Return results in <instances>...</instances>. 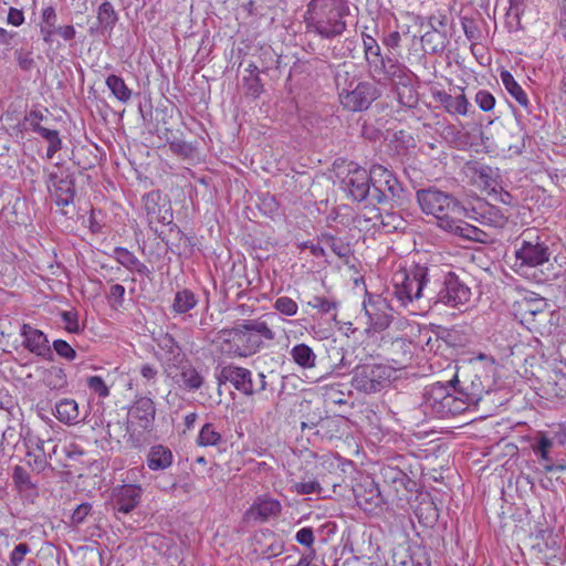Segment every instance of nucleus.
Returning a JSON list of instances; mask_svg holds the SVG:
<instances>
[{
  "instance_id": "cd10ccee",
  "label": "nucleus",
  "mask_w": 566,
  "mask_h": 566,
  "mask_svg": "<svg viewBox=\"0 0 566 566\" xmlns=\"http://www.w3.org/2000/svg\"><path fill=\"white\" fill-rule=\"evenodd\" d=\"M178 370L176 381L180 387L197 391L203 386L205 376L189 360H181Z\"/></svg>"
},
{
  "instance_id": "4c0bfd02",
  "label": "nucleus",
  "mask_w": 566,
  "mask_h": 566,
  "mask_svg": "<svg viewBox=\"0 0 566 566\" xmlns=\"http://www.w3.org/2000/svg\"><path fill=\"white\" fill-rule=\"evenodd\" d=\"M42 380L46 387L53 390H61L67 386V377L61 366H51L44 369Z\"/></svg>"
},
{
  "instance_id": "e2e57ef3",
  "label": "nucleus",
  "mask_w": 566,
  "mask_h": 566,
  "mask_svg": "<svg viewBox=\"0 0 566 566\" xmlns=\"http://www.w3.org/2000/svg\"><path fill=\"white\" fill-rule=\"evenodd\" d=\"M91 511H92V504H90V503H82V504L77 505V507L74 510V512L71 516L72 524L80 525V524L84 523L86 517L90 515Z\"/></svg>"
},
{
  "instance_id": "e433bc0d",
  "label": "nucleus",
  "mask_w": 566,
  "mask_h": 566,
  "mask_svg": "<svg viewBox=\"0 0 566 566\" xmlns=\"http://www.w3.org/2000/svg\"><path fill=\"white\" fill-rule=\"evenodd\" d=\"M105 84L112 95L120 103L127 104L130 101L133 94L132 90L120 76L111 74L106 77Z\"/></svg>"
},
{
  "instance_id": "37998d69",
  "label": "nucleus",
  "mask_w": 566,
  "mask_h": 566,
  "mask_svg": "<svg viewBox=\"0 0 566 566\" xmlns=\"http://www.w3.org/2000/svg\"><path fill=\"white\" fill-rule=\"evenodd\" d=\"M554 447L553 441L549 439V433L537 432L533 439L532 449L534 453L545 462H551V450Z\"/></svg>"
},
{
  "instance_id": "39448f33",
  "label": "nucleus",
  "mask_w": 566,
  "mask_h": 566,
  "mask_svg": "<svg viewBox=\"0 0 566 566\" xmlns=\"http://www.w3.org/2000/svg\"><path fill=\"white\" fill-rule=\"evenodd\" d=\"M416 198L421 211L433 216L438 227L442 230H444V221L449 222L463 216L462 205L451 195L437 188L420 189L417 191Z\"/></svg>"
},
{
  "instance_id": "4468645a",
  "label": "nucleus",
  "mask_w": 566,
  "mask_h": 566,
  "mask_svg": "<svg viewBox=\"0 0 566 566\" xmlns=\"http://www.w3.org/2000/svg\"><path fill=\"white\" fill-rule=\"evenodd\" d=\"M455 385L461 397L467 402V406L476 405L488 392V385L483 380L482 376L475 371L469 374H455L451 379V385Z\"/></svg>"
},
{
  "instance_id": "de8ad7c7",
  "label": "nucleus",
  "mask_w": 566,
  "mask_h": 566,
  "mask_svg": "<svg viewBox=\"0 0 566 566\" xmlns=\"http://www.w3.org/2000/svg\"><path fill=\"white\" fill-rule=\"evenodd\" d=\"M426 20L430 31L448 33L446 28L448 25L449 19L446 11L437 10L436 12L430 14Z\"/></svg>"
},
{
  "instance_id": "49530a36",
  "label": "nucleus",
  "mask_w": 566,
  "mask_h": 566,
  "mask_svg": "<svg viewBox=\"0 0 566 566\" xmlns=\"http://www.w3.org/2000/svg\"><path fill=\"white\" fill-rule=\"evenodd\" d=\"M222 441V436L216 430L212 423H206L199 431L197 444L201 447H214Z\"/></svg>"
},
{
  "instance_id": "338daca9",
  "label": "nucleus",
  "mask_w": 566,
  "mask_h": 566,
  "mask_svg": "<svg viewBox=\"0 0 566 566\" xmlns=\"http://www.w3.org/2000/svg\"><path fill=\"white\" fill-rule=\"evenodd\" d=\"M125 287L122 284H113L107 295L109 301H114L116 306H120L124 302Z\"/></svg>"
},
{
  "instance_id": "680f3d73",
  "label": "nucleus",
  "mask_w": 566,
  "mask_h": 566,
  "mask_svg": "<svg viewBox=\"0 0 566 566\" xmlns=\"http://www.w3.org/2000/svg\"><path fill=\"white\" fill-rule=\"evenodd\" d=\"M62 321L65 323V329L69 333H80L78 315L75 311H64L61 313Z\"/></svg>"
},
{
  "instance_id": "5701e85b",
  "label": "nucleus",
  "mask_w": 566,
  "mask_h": 566,
  "mask_svg": "<svg viewBox=\"0 0 566 566\" xmlns=\"http://www.w3.org/2000/svg\"><path fill=\"white\" fill-rule=\"evenodd\" d=\"M344 182L349 195L356 201H363L369 195L371 186L370 174L364 168L357 167L350 170Z\"/></svg>"
},
{
  "instance_id": "79ce46f5",
  "label": "nucleus",
  "mask_w": 566,
  "mask_h": 566,
  "mask_svg": "<svg viewBox=\"0 0 566 566\" xmlns=\"http://www.w3.org/2000/svg\"><path fill=\"white\" fill-rule=\"evenodd\" d=\"M412 77L396 84L397 99L400 105L412 108L418 103V94L411 84Z\"/></svg>"
},
{
  "instance_id": "473e14b6",
  "label": "nucleus",
  "mask_w": 566,
  "mask_h": 566,
  "mask_svg": "<svg viewBox=\"0 0 566 566\" xmlns=\"http://www.w3.org/2000/svg\"><path fill=\"white\" fill-rule=\"evenodd\" d=\"M503 86L507 93L526 111L530 112V101L522 86L515 81L514 76L506 70L500 73Z\"/></svg>"
},
{
  "instance_id": "20e7f679",
  "label": "nucleus",
  "mask_w": 566,
  "mask_h": 566,
  "mask_svg": "<svg viewBox=\"0 0 566 566\" xmlns=\"http://www.w3.org/2000/svg\"><path fill=\"white\" fill-rule=\"evenodd\" d=\"M431 282V264H417L410 272L398 271L392 276V295L402 306H407L421 297L429 300Z\"/></svg>"
},
{
  "instance_id": "f3484780",
  "label": "nucleus",
  "mask_w": 566,
  "mask_h": 566,
  "mask_svg": "<svg viewBox=\"0 0 566 566\" xmlns=\"http://www.w3.org/2000/svg\"><path fill=\"white\" fill-rule=\"evenodd\" d=\"M515 256L521 261V266L535 268L549 261L551 251L545 242L523 240L521 247L516 249Z\"/></svg>"
},
{
  "instance_id": "0eeeda50",
  "label": "nucleus",
  "mask_w": 566,
  "mask_h": 566,
  "mask_svg": "<svg viewBox=\"0 0 566 566\" xmlns=\"http://www.w3.org/2000/svg\"><path fill=\"white\" fill-rule=\"evenodd\" d=\"M217 381L219 385L230 382L235 390L248 397L260 395L269 387L264 373H259L256 379H253L250 369L234 364L223 366L217 375Z\"/></svg>"
},
{
  "instance_id": "8fccbe9b",
  "label": "nucleus",
  "mask_w": 566,
  "mask_h": 566,
  "mask_svg": "<svg viewBox=\"0 0 566 566\" xmlns=\"http://www.w3.org/2000/svg\"><path fill=\"white\" fill-rule=\"evenodd\" d=\"M31 553V547L28 543H19L9 554V562L7 566H21L25 560L28 554Z\"/></svg>"
},
{
  "instance_id": "a18cd8bd",
  "label": "nucleus",
  "mask_w": 566,
  "mask_h": 566,
  "mask_svg": "<svg viewBox=\"0 0 566 566\" xmlns=\"http://www.w3.org/2000/svg\"><path fill=\"white\" fill-rule=\"evenodd\" d=\"M363 42H364L365 57H366V61L371 70L384 59V56L380 53L379 44L373 36L363 33Z\"/></svg>"
},
{
  "instance_id": "9b49d317",
  "label": "nucleus",
  "mask_w": 566,
  "mask_h": 566,
  "mask_svg": "<svg viewBox=\"0 0 566 566\" xmlns=\"http://www.w3.org/2000/svg\"><path fill=\"white\" fill-rule=\"evenodd\" d=\"M144 208L146 211L148 224L157 232L154 224L160 223L164 226L172 224V210L170 201L161 196L159 191L153 190L143 197Z\"/></svg>"
},
{
  "instance_id": "09e8293b",
  "label": "nucleus",
  "mask_w": 566,
  "mask_h": 566,
  "mask_svg": "<svg viewBox=\"0 0 566 566\" xmlns=\"http://www.w3.org/2000/svg\"><path fill=\"white\" fill-rule=\"evenodd\" d=\"M168 144H169V149L175 155H177L181 158L190 159V158H193V156L196 154V147L192 144L187 143L185 140L174 139V140L169 142Z\"/></svg>"
},
{
  "instance_id": "4d7b16f0",
  "label": "nucleus",
  "mask_w": 566,
  "mask_h": 566,
  "mask_svg": "<svg viewBox=\"0 0 566 566\" xmlns=\"http://www.w3.org/2000/svg\"><path fill=\"white\" fill-rule=\"evenodd\" d=\"M474 101L483 112H490L495 106V97L486 90L478 91Z\"/></svg>"
},
{
  "instance_id": "052dcab7",
  "label": "nucleus",
  "mask_w": 566,
  "mask_h": 566,
  "mask_svg": "<svg viewBox=\"0 0 566 566\" xmlns=\"http://www.w3.org/2000/svg\"><path fill=\"white\" fill-rule=\"evenodd\" d=\"M461 25L468 40L473 41L480 39L481 30L473 19L462 17Z\"/></svg>"
},
{
  "instance_id": "ea45409f",
  "label": "nucleus",
  "mask_w": 566,
  "mask_h": 566,
  "mask_svg": "<svg viewBox=\"0 0 566 566\" xmlns=\"http://www.w3.org/2000/svg\"><path fill=\"white\" fill-rule=\"evenodd\" d=\"M290 355L293 361L304 369L313 368L315 366L316 355L306 344L295 345L291 349Z\"/></svg>"
},
{
  "instance_id": "b1692460",
  "label": "nucleus",
  "mask_w": 566,
  "mask_h": 566,
  "mask_svg": "<svg viewBox=\"0 0 566 566\" xmlns=\"http://www.w3.org/2000/svg\"><path fill=\"white\" fill-rule=\"evenodd\" d=\"M20 335L23 338V346L31 353L46 357L50 356L51 348L46 335L29 324H23L20 329Z\"/></svg>"
},
{
  "instance_id": "7c9ffc66",
  "label": "nucleus",
  "mask_w": 566,
  "mask_h": 566,
  "mask_svg": "<svg viewBox=\"0 0 566 566\" xmlns=\"http://www.w3.org/2000/svg\"><path fill=\"white\" fill-rule=\"evenodd\" d=\"M174 454L171 450L163 444L153 446L146 457L147 468L151 471H164L171 467Z\"/></svg>"
},
{
  "instance_id": "69168bd1",
  "label": "nucleus",
  "mask_w": 566,
  "mask_h": 566,
  "mask_svg": "<svg viewBox=\"0 0 566 566\" xmlns=\"http://www.w3.org/2000/svg\"><path fill=\"white\" fill-rule=\"evenodd\" d=\"M295 538L298 544L311 547L314 543L313 530L311 527H303L296 533Z\"/></svg>"
},
{
  "instance_id": "423d86ee",
  "label": "nucleus",
  "mask_w": 566,
  "mask_h": 566,
  "mask_svg": "<svg viewBox=\"0 0 566 566\" xmlns=\"http://www.w3.org/2000/svg\"><path fill=\"white\" fill-rule=\"evenodd\" d=\"M352 386L357 391L371 395L379 392L390 385L394 369L385 364L364 363L353 371Z\"/></svg>"
},
{
  "instance_id": "5fc2aeb1",
  "label": "nucleus",
  "mask_w": 566,
  "mask_h": 566,
  "mask_svg": "<svg viewBox=\"0 0 566 566\" xmlns=\"http://www.w3.org/2000/svg\"><path fill=\"white\" fill-rule=\"evenodd\" d=\"M292 490L297 494H321L323 489L318 481L311 480L306 482H296L293 484Z\"/></svg>"
},
{
  "instance_id": "4be33fe9",
  "label": "nucleus",
  "mask_w": 566,
  "mask_h": 566,
  "mask_svg": "<svg viewBox=\"0 0 566 566\" xmlns=\"http://www.w3.org/2000/svg\"><path fill=\"white\" fill-rule=\"evenodd\" d=\"M354 494L357 505L366 512L375 511L384 502L378 485L373 480L357 484Z\"/></svg>"
},
{
  "instance_id": "58836bf2",
  "label": "nucleus",
  "mask_w": 566,
  "mask_h": 566,
  "mask_svg": "<svg viewBox=\"0 0 566 566\" xmlns=\"http://www.w3.org/2000/svg\"><path fill=\"white\" fill-rule=\"evenodd\" d=\"M322 241L329 247V249L340 259L345 260V263L348 262V259L353 254L350 243L339 237H336L331 233L322 234Z\"/></svg>"
},
{
  "instance_id": "72a5a7b5",
  "label": "nucleus",
  "mask_w": 566,
  "mask_h": 566,
  "mask_svg": "<svg viewBox=\"0 0 566 566\" xmlns=\"http://www.w3.org/2000/svg\"><path fill=\"white\" fill-rule=\"evenodd\" d=\"M54 416L65 424H75L78 422V405L74 399H62L55 405Z\"/></svg>"
},
{
  "instance_id": "bf43d9fd",
  "label": "nucleus",
  "mask_w": 566,
  "mask_h": 566,
  "mask_svg": "<svg viewBox=\"0 0 566 566\" xmlns=\"http://www.w3.org/2000/svg\"><path fill=\"white\" fill-rule=\"evenodd\" d=\"M87 387L101 398L109 396V389L101 376H91L86 380Z\"/></svg>"
},
{
  "instance_id": "1a4fd4ad",
  "label": "nucleus",
  "mask_w": 566,
  "mask_h": 566,
  "mask_svg": "<svg viewBox=\"0 0 566 566\" xmlns=\"http://www.w3.org/2000/svg\"><path fill=\"white\" fill-rule=\"evenodd\" d=\"M249 357L259 353L266 342L275 339V332L262 317L244 319L240 323Z\"/></svg>"
},
{
  "instance_id": "9d476101",
  "label": "nucleus",
  "mask_w": 566,
  "mask_h": 566,
  "mask_svg": "<svg viewBox=\"0 0 566 566\" xmlns=\"http://www.w3.org/2000/svg\"><path fill=\"white\" fill-rule=\"evenodd\" d=\"M144 490L139 484H122L113 488L109 505L114 515L119 518L120 514L127 515L133 512L142 502Z\"/></svg>"
},
{
  "instance_id": "864d4df0",
  "label": "nucleus",
  "mask_w": 566,
  "mask_h": 566,
  "mask_svg": "<svg viewBox=\"0 0 566 566\" xmlns=\"http://www.w3.org/2000/svg\"><path fill=\"white\" fill-rule=\"evenodd\" d=\"M243 87L248 95L258 97L263 91V85L259 74H250L249 76L243 77Z\"/></svg>"
},
{
  "instance_id": "3c124183",
  "label": "nucleus",
  "mask_w": 566,
  "mask_h": 566,
  "mask_svg": "<svg viewBox=\"0 0 566 566\" xmlns=\"http://www.w3.org/2000/svg\"><path fill=\"white\" fill-rule=\"evenodd\" d=\"M274 308L283 315L294 316L297 313V303L289 296H280L274 302Z\"/></svg>"
},
{
  "instance_id": "a211bd4d",
  "label": "nucleus",
  "mask_w": 566,
  "mask_h": 566,
  "mask_svg": "<svg viewBox=\"0 0 566 566\" xmlns=\"http://www.w3.org/2000/svg\"><path fill=\"white\" fill-rule=\"evenodd\" d=\"M156 417V406L149 397H136L128 409V421L144 430H151Z\"/></svg>"
},
{
  "instance_id": "f704fd0d",
  "label": "nucleus",
  "mask_w": 566,
  "mask_h": 566,
  "mask_svg": "<svg viewBox=\"0 0 566 566\" xmlns=\"http://www.w3.org/2000/svg\"><path fill=\"white\" fill-rule=\"evenodd\" d=\"M420 41L426 53L437 54L442 53L446 50L449 43V35L448 33L428 30L421 35Z\"/></svg>"
},
{
  "instance_id": "2eb2a0df",
  "label": "nucleus",
  "mask_w": 566,
  "mask_h": 566,
  "mask_svg": "<svg viewBox=\"0 0 566 566\" xmlns=\"http://www.w3.org/2000/svg\"><path fill=\"white\" fill-rule=\"evenodd\" d=\"M243 339L241 325L238 323L231 328L220 329L212 342L219 344L221 353L228 357L248 358L249 354Z\"/></svg>"
},
{
  "instance_id": "a19ab883",
  "label": "nucleus",
  "mask_w": 566,
  "mask_h": 566,
  "mask_svg": "<svg viewBox=\"0 0 566 566\" xmlns=\"http://www.w3.org/2000/svg\"><path fill=\"white\" fill-rule=\"evenodd\" d=\"M97 21L101 28L111 32L118 21V14L109 1H104L97 9Z\"/></svg>"
},
{
  "instance_id": "c756f323",
  "label": "nucleus",
  "mask_w": 566,
  "mask_h": 566,
  "mask_svg": "<svg viewBox=\"0 0 566 566\" xmlns=\"http://www.w3.org/2000/svg\"><path fill=\"white\" fill-rule=\"evenodd\" d=\"M444 231L458 235L460 238L475 241V242H484V238L486 233L479 228L469 224L460 219V217L454 218L452 221H444Z\"/></svg>"
},
{
  "instance_id": "c03bdc74",
  "label": "nucleus",
  "mask_w": 566,
  "mask_h": 566,
  "mask_svg": "<svg viewBox=\"0 0 566 566\" xmlns=\"http://www.w3.org/2000/svg\"><path fill=\"white\" fill-rule=\"evenodd\" d=\"M13 482L21 493H28L30 495H38V490L35 484L32 483L30 474L20 465H17L13 469Z\"/></svg>"
},
{
  "instance_id": "a878e982",
  "label": "nucleus",
  "mask_w": 566,
  "mask_h": 566,
  "mask_svg": "<svg viewBox=\"0 0 566 566\" xmlns=\"http://www.w3.org/2000/svg\"><path fill=\"white\" fill-rule=\"evenodd\" d=\"M374 73L378 75H382L386 80L391 81L395 84L406 82L408 78L412 77V72L399 63L395 59H382L374 69H371Z\"/></svg>"
},
{
  "instance_id": "aec40b11",
  "label": "nucleus",
  "mask_w": 566,
  "mask_h": 566,
  "mask_svg": "<svg viewBox=\"0 0 566 566\" xmlns=\"http://www.w3.org/2000/svg\"><path fill=\"white\" fill-rule=\"evenodd\" d=\"M523 325L532 333L543 337L553 335L559 325V314L551 308V305L543 308L532 318H526Z\"/></svg>"
},
{
  "instance_id": "412c9836",
  "label": "nucleus",
  "mask_w": 566,
  "mask_h": 566,
  "mask_svg": "<svg viewBox=\"0 0 566 566\" xmlns=\"http://www.w3.org/2000/svg\"><path fill=\"white\" fill-rule=\"evenodd\" d=\"M282 505L279 500L270 496H259L245 512L248 521L265 522L280 515Z\"/></svg>"
},
{
  "instance_id": "f8f14e48",
  "label": "nucleus",
  "mask_w": 566,
  "mask_h": 566,
  "mask_svg": "<svg viewBox=\"0 0 566 566\" xmlns=\"http://www.w3.org/2000/svg\"><path fill=\"white\" fill-rule=\"evenodd\" d=\"M371 186L374 188L373 197L380 203L387 199V193L391 197H399L402 188L398 179L381 165H374L370 170Z\"/></svg>"
},
{
  "instance_id": "dca6fc26",
  "label": "nucleus",
  "mask_w": 566,
  "mask_h": 566,
  "mask_svg": "<svg viewBox=\"0 0 566 566\" xmlns=\"http://www.w3.org/2000/svg\"><path fill=\"white\" fill-rule=\"evenodd\" d=\"M364 310L368 316L367 333H380L390 326L392 314L386 300L378 297L374 301L364 302Z\"/></svg>"
},
{
  "instance_id": "6ab92c4d",
  "label": "nucleus",
  "mask_w": 566,
  "mask_h": 566,
  "mask_svg": "<svg viewBox=\"0 0 566 566\" xmlns=\"http://www.w3.org/2000/svg\"><path fill=\"white\" fill-rule=\"evenodd\" d=\"M48 188L57 206H69L75 196V184L71 175L65 176L50 172L48 176Z\"/></svg>"
},
{
  "instance_id": "6e6552de",
  "label": "nucleus",
  "mask_w": 566,
  "mask_h": 566,
  "mask_svg": "<svg viewBox=\"0 0 566 566\" xmlns=\"http://www.w3.org/2000/svg\"><path fill=\"white\" fill-rule=\"evenodd\" d=\"M379 96L375 84L370 82L352 81L348 87H343L339 92V102L344 108L350 112H361L367 109Z\"/></svg>"
},
{
  "instance_id": "2f4dec72",
  "label": "nucleus",
  "mask_w": 566,
  "mask_h": 566,
  "mask_svg": "<svg viewBox=\"0 0 566 566\" xmlns=\"http://www.w3.org/2000/svg\"><path fill=\"white\" fill-rule=\"evenodd\" d=\"M112 256L128 271L137 272L142 275H148L150 273L147 265L140 262L138 258L126 248L116 247L113 250Z\"/></svg>"
},
{
  "instance_id": "f03ea898",
  "label": "nucleus",
  "mask_w": 566,
  "mask_h": 566,
  "mask_svg": "<svg viewBox=\"0 0 566 566\" xmlns=\"http://www.w3.org/2000/svg\"><path fill=\"white\" fill-rule=\"evenodd\" d=\"M471 289L448 265L431 264L429 302L459 307L471 300Z\"/></svg>"
},
{
  "instance_id": "c9c22d12",
  "label": "nucleus",
  "mask_w": 566,
  "mask_h": 566,
  "mask_svg": "<svg viewBox=\"0 0 566 566\" xmlns=\"http://www.w3.org/2000/svg\"><path fill=\"white\" fill-rule=\"evenodd\" d=\"M198 296L189 289H182L175 294L171 310L175 314H186L198 304Z\"/></svg>"
},
{
  "instance_id": "774afa93",
  "label": "nucleus",
  "mask_w": 566,
  "mask_h": 566,
  "mask_svg": "<svg viewBox=\"0 0 566 566\" xmlns=\"http://www.w3.org/2000/svg\"><path fill=\"white\" fill-rule=\"evenodd\" d=\"M18 65L23 71H30L34 66V60L31 52L17 51Z\"/></svg>"
},
{
  "instance_id": "7ed1b4c3",
  "label": "nucleus",
  "mask_w": 566,
  "mask_h": 566,
  "mask_svg": "<svg viewBox=\"0 0 566 566\" xmlns=\"http://www.w3.org/2000/svg\"><path fill=\"white\" fill-rule=\"evenodd\" d=\"M423 408L426 412H430L438 418H449L462 413L469 407L458 391L457 386L451 385L450 380L447 384L434 382L426 387Z\"/></svg>"
},
{
  "instance_id": "c85d7f7f",
  "label": "nucleus",
  "mask_w": 566,
  "mask_h": 566,
  "mask_svg": "<svg viewBox=\"0 0 566 566\" xmlns=\"http://www.w3.org/2000/svg\"><path fill=\"white\" fill-rule=\"evenodd\" d=\"M516 305L521 323L523 324L526 318H532V316H535L538 312L543 311V308L547 307L549 303L539 294L530 292L516 302Z\"/></svg>"
},
{
  "instance_id": "0e129e2a",
  "label": "nucleus",
  "mask_w": 566,
  "mask_h": 566,
  "mask_svg": "<svg viewBox=\"0 0 566 566\" xmlns=\"http://www.w3.org/2000/svg\"><path fill=\"white\" fill-rule=\"evenodd\" d=\"M44 116L41 111L32 109L30 111L23 119V125H29V127L36 133L41 127V120H43Z\"/></svg>"
},
{
  "instance_id": "f257e3e1",
  "label": "nucleus",
  "mask_w": 566,
  "mask_h": 566,
  "mask_svg": "<svg viewBox=\"0 0 566 566\" xmlns=\"http://www.w3.org/2000/svg\"><path fill=\"white\" fill-rule=\"evenodd\" d=\"M348 14V0H311L304 20L310 32L332 39L344 33Z\"/></svg>"
},
{
  "instance_id": "6e6d98bb",
  "label": "nucleus",
  "mask_w": 566,
  "mask_h": 566,
  "mask_svg": "<svg viewBox=\"0 0 566 566\" xmlns=\"http://www.w3.org/2000/svg\"><path fill=\"white\" fill-rule=\"evenodd\" d=\"M53 346V349L55 350V353L71 361V360H74L76 358V352L75 349L64 339H55L52 344Z\"/></svg>"
},
{
  "instance_id": "603ef678",
  "label": "nucleus",
  "mask_w": 566,
  "mask_h": 566,
  "mask_svg": "<svg viewBox=\"0 0 566 566\" xmlns=\"http://www.w3.org/2000/svg\"><path fill=\"white\" fill-rule=\"evenodd\" d=\"M158 346L174 358L181 355V348L179 344L170 334H165L161 336L158 342Z\"/></svg>"
},
{
  "instance_id": "13d9d810",
  "label": "nucleus",
  "mask_w": 566,
  "mask_h": 566,
  "mask_svg": "<svg viewBox=\"0 0 566 566\" xmlns=\"http://www.w3.org/2000/svg\"><path fill=\"white\" fill-rule=\"evenodd\" d=\"M307 305L318 310L322 314H327L336 308L337 303L324 296H314L311 301L307 302Z\"/></svg>"
},
{
  "instance_id": "bb28decb",
  "label": "nucleus",
  "mask_w": 566,
  "mask_h": 566,
  "mask_svg": "<svg viewBox=\"0 0 566 566\" xmlns=\"http://www.w3.org/2000/svg\"><path fill=\"white\" fill-rule=\"evenodd\" d=\"M461 93L452 95L446 91H437L433 93L434 101L439 102L444 111L450 115L465 116L469 113L470 103L463 93V88H460Z\"/></svg>"
},
{
  "instance_id": "393cba45",
  "label": "nucleus",
  "mask_w": 566,
  "mask_h": 566,
  "mask_svg": "<svg viewBox=\"0 0 566 566\" xmlns=\"http://www.w3.org/2000/svg\"><path fill=\"white\" fill-rule=\"evenodd\" d=\"M380 476L384 482L391 486L397 493L400 491H407L408 493L417 491V482L410 479L407 473L398 467L390 464L384 465L380 469Z\"/></svg>"
},
{
  "instance_id": "ddd939ff",
  "label": "nucleus",
  "mask_w": 566,
  "mask_h": 566,
  "mask_svg": "<svg viewBox=\"0 0 566 566\" xmlns=\"http://www.w3.org/2000/svg\"><path fill=\"white\" fill-rule=\"evenodd\" d=\"M27 447L28 464L36 473H41L50 467L49 460L55 454L57 449L54 440H44L40 437L29 438Z\"/></svg>"
}]
</instances>
